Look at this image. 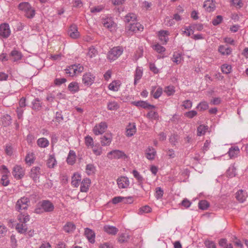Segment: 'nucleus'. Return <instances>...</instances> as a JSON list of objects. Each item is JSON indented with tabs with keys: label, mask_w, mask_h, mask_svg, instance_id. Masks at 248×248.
<instances>
[{
	"label": "nucleus",
	"mask_w": 248,
	"mask_h": 248,
	"mask_svg": "<svg viewBox=\"0 0 248 248\" xmlns=\"http://www.w3.org/2000/svg\"><path fill=\"white\" fill-rule=\"evenodd\" d=\"M54 206L53 204L48 200H43L35 209L34 212L41 214L44 212H50L53 211Z\"/></svg>",
	"instance_id": "1"
},
{
	"label": "nucleus",
	"mask_w": 248,
	"mask_h": 248,
	"mask_svg": "<svg viewBox=\"0 0 248 248\" xmlns=\"http://www.w3.org/2000/svg\"><path fill=\"white\" fill-rule=\"evenodd\" d=\"M123 52L122 47L119 46L114 47L108 52V58L110 61H114L122 55Z\"/></svg>",
	"instance_id": "2"
},
{
	"label": "nucleus",
	"mask_w": 248,
	"mask_h": 248,
	"mask_svg": "<svg viewBox=\"0 0 248 248\" xmlns=\"http://www.w3.org/2000/svg\"><path fill=\"white\" fill-rule=\"evenodd\" d=\"M29 218H19V222L16 225V229L20 233H24L27 231L26 223L29 220Z\"/></svg>",
	"instance_id": "3"
},
{
	"label": "nucleus",
	"mask_w": 248,
	"mask_h": 248,
	"mask_svg": "<svg viewBox=\"0 0 248 248\" xmlns=\"http://www.w3.org/2000/svg\"><path fill=\"white\" fill-rule=\"evenodd\" d=\"M30 202V200L27 197L21 198L16 202V208L19 212H21V210L27 209Z\"/></svg>",
	"instance_id": "4"
},
{
	"label": "nucleus",
	"mask_w": 248,
	"mask_h": 248,
	"mask_svg": "<svg viewBox=\"0 0 248 248\" xmlns=\"http://www.w3.org/2000/svg\"><path fill=\"white\" fill-rule=\"evenodd\" d=\"M107 157L111 159L127 158V156L124 152L119 150H114L109 152L107 155Z\"/></svg>",
	"instance_id": "5"
},
{
	"label": "nucleus",
	"mask_w": 248,
	"mask_h": 248,
	"mask_svg": "<svg viewBox=\"0 0 248 248\" xmlns=\"http://www.w3.org/2000/svg\"><path fill=\"white\" fill-rule=\"evenodd\" d=\"M12 174L16 179H20L25 175V170L20 166L16 165L13 168Z\"/></svg>",
	"instance_id": "6"
},
{
	"label": "nucleus",
	"mask_w": 248,
	"mask_h": 248,
	"mask_svg": "<svg viewBox=\"0 0 248 248\" xmlns=\"http://www.w3.org/2000/svg\"><path fill=\"white\" fill-rule=\"evenodd\" d=\"M11 31L9 26L7 23L0 25V36L3 38H7L10 35Z\"/></svg>",
	"instance_id": "7"
},
{
	"label": "nucleus",
	"mask_w": 248,
	"mask_h": 248,
	"mask_svg": "<svg viewBox=\"0 0 248 248\" xmlns=\"http://www.w3.org/2000/svg\"><path fill=\"white\" fill-rule=\"evenodd\" d=\"M41 174V169L39 167H33L30 171V176L36 182L39 180Z\"/></svg>",
	"instance_id": "8"
},
{
	"label": "nucleus",
	"mask_w": 248,
	"mask_h": 248,
	"mask_svg": "<svg viewBox=\"0 0 248 248\" xmlns=\"http://www.w3.org/2000/svg\"><path fill=\"white\" fill-rule=\"evenodd\" d=\"M127 28L129 31L133 32H137L138 31H142L143 30V26L140 23H130L127 26Z\"/></svg>",
	"instance_id": "9"
},
{
	"label": "nucleus",
	"mask_w": 248,
	"mask_h": 248,
	"mask_svg": "<svg viewBox=\"0 0 248 248\" xmlns=\"http://www.w3.org/2000/svg\"><path fill=\"white\" fill-rule=\"evenodd\" d=\"M132 104L136 107L148 109H151L155 108V106L149 104L146 101L141 100L132 102Z\"/></svg>",
	"instance_id": "10"
},
{
	"label": "nucleus",
	"mask_w": 248,
	"mask_h": 248,
	"mask_svg": "<svg viewBox=\"0 0 248 248\" xmlns=\"http://www.w3.org/2000/svg\"><path fill=\"white\" fill-rule=\"evenodd\" d=\"M95 77L90 73L85 74L83 76L82 81L83 83L87 86L91 85L94 81Z\"/></svg>",
	"instance_id": "11"
},
{
	"label": "nucleus",
	"mask_w": 248,
	"mask_h": 248,
	"mask_svg": "<svg viewBox=\"0 0 248 248\" xmlns=\"http://www.w3.org/2000/svg\"><path fill=\"white\" fill-rule=\"evenodd\" d=\"M107 128V124L105 122H101L98 125L94 126L93 129V131L94 133L96 135L102 134L105 132Z\"/></svg>",
	"instance_id": "12"
},
{
	"label": "nucleus",
	"mask_w": 248,
	"mask_h": 248,
	"mask_svg": "<svg viewBox=\"0 0 248 248\" xmlns=\"http://www.w3.org/2000/svg\"><path fill=\"white\" fill-rule=\"evenodd\" d=\"M84 234L87 239L91 243L93 244L95 242V234L94 231L86 228L85 229Z\"/></svg>",
	"instance_id": "13"
},
{
	"label": "nucleus",
	"mask_w": 248,
	"mask_h": 248,
	"mask_svg": "<svg viewBox=\"0 0 248 248\" xmlns=\"http://www.w3.org/2000/svg\"><path fill=\"white\" fill-rule=\"evenodd\" d=\"M117 184L120 188H126L129 185L128 178L126 177L122 176L117 179Z\"/></svg>",
	"instance_id": "14"
},
{
	"label": "nucleus",
	"mask_w": 248,
	"mask_h": 248,
	"mask_svg": "<svg viewBox=\"0 0 248 248\" xmlns=\"http://www.w3.org/2000/svg\"><path fill=\"white\" fill-rule=\"evenodd\" d=\"M69 35L73 39H76L79 36V32L78 31V27L75 24L72 25L68 30Z\"/></svg>",
	"instance_id": "15"
},
{
	"label": "nucleus",
	"mask_w": 248,
	"mask_h": 248,
	"mask_svg": "<svg viewBox=\"0 0 248 248\" xmlns=\"http://www.w3.org/2000/svg\"><path fill=\"white\" fill-rule=\"evenodd\" d=\"M104 230L108 234L112 235H116L119 231L118 229L116 227L108 225L104 226Z\"/></svg>",
	"instance_id": "16"
},
{
	"label": "nucleus",
	"mask_w": 248,
	"mask_h": 248,
	"mask_svg": "<svg viewBox=\"0 0 248 248\" xmlns=\"http://www.w3.org/2000/svg\"><path fill=\"white\" fill-rule=\"evenodd\" d=\"M90 184L91 180L89 178H86L83 179L81 182L80 191L83 192H87L89 189Z\"/></svg>",
	"instance_id": "17"
},
{
	"label": "nucleus",
	"mask_w": 248,
	"mask_h": 248,
	"mask_svg": "<svg viewBox=\"0 0 248 248\" xmlns=\"http://www.w3.org/2000/svg\"><path fill=\"white\" fill-rule=\"evenodd\" d=\"M130 235H129L128 233L125 232L119 234L117 240L118 242L121 244L126 243L130 239Z\"/></svg>",
	"instance_id": "18"
},
{
	"label": "nucleus",
	"mask_w": 248,
	"mask_h": 248,
	"mask_svg": "<svg viewBox=\"0 0 248 248\" xmlns=\"http://www.w3.org/2000/svg\"><path fill=\"white\" fill-rule=\"evenodd\" d=\"M247 197V193L243 190H239L235 193V198L240 203H243L245 201Z\"/></svg>",
	"instance_id": "19"
},
{
	"label": "nucleus",
	"mask_w": 248,
	"mask_h": 248,
	"mask_svg": "<svg viewBox=\"0 0 248 248\" xmlns=\"http://www.w3.org/2000/svg\"><path fill=\"white\" fill-rule=\"evenodd\" d=\"M203 7L207 12L213 11L215 9L214 0H206L204 2Z\"/></svg>",
	"instance_id": "20"
},
{
	"label": "nucleus",
	"mask_w": 248,
	"mask_h": 248,
	"mask_svg": "<svg viewBox=\"0 0 248 248\" xmlns=\"http://www.w3.org/2000/svg\"><path fill=\"white\" fill-rule=\"evenodd\" d=\"M169 34V32L167 31H158V35L159 36L160 40L163 42V44H165L167 43L169 38L168 35Z\"/></svg>",
	"instance_id": "21"
},
{
	"label": "nucleus",
	"mask_w": 248,
	"mask_h": 248,
	"mask_svg": "<svg viewBox=\"0 0 248 248\" xmlns=\"http://www.w3.org/2000/svg\"><path fill=\"white\" fill-rule=\"evenodd\" d=\"M112 140V136L111 134H106L101 139V143L102 146L109 145Z\"/></svg>",
	"instance_id": "22"
},
{
	"label": "nucleus",
	"mask_w": 248,
	"mask_h": 248,
	"mask_svg": "<svg viewBox=\"0 0 248 248\" xmlns=\"http://www.w3.org/2000/svg\"><path fill=\"white\" fill-rule=\"evenodd\" d=\"M32 109L35 111L40 110L42 107V103L41 102L39 98H36L31 102Z\"/></svg>",
	"instance_id": "23"
},
{
	"label": "nucleus",
	"mask_w": 248,
	"mask_h": 248,
	"mask_svg": "<svg viewBox=\"0 0 248 248\" xmlns=\"http://www.w3.org/2000/svg\"><path fill=\"white\" fill-rule=\"evenodd\" d=\"M83 70V67L82 66H79L78 68L77 65H72L69 67V69H66V73H69L70 74H74L76 73V71H78V72H81Z\"/></svg>",
	"instance_id": "24"
},
{
	"label": "nucleus",
	"mask_w": 248,
	"mask_h": 248,
	"mask_svg": "<svg viewBox=\"0 0 248 248\" xmlns=\"http://www.w3.org/2000/svg\"><path fill=\"white\" fill-rule=\"evenodd\" d=\"M240 152L239 148L237 146L231 147L229 152L228 154L231 158L236 157Z\"/></svg>",
	"instance_id": "25"
},
{
	"label": "nucleus",
	"mask_w": 248,
	"mask_h": 248,
	"mask_svg": "<svg viewBox=\"0 0 248 248\" xmlns=\"http://www.w3.org/2000/svg\"><path fill=\"white\" fill-rule=\"evenodd\" d=\"M120 85L121 83L120 81L115 80L110 83L108 87L110 90L116 92L119 90Z\"/></svg>",
	"instance_id": "26"
},
{
	"label": "nucleus",
	"mask_w": 248,
	"mask_h": 248,
	"mask_svg": "<svg viewBox=\"0 0 248 248\" xmlns=\"http://www.w3.org/2000/svg\"><path fill=\"white\" fill-rule=\"evenodd\" d=\"M37 143L40 147L46 148L48 146L49 141L46 139L41 138L37 140Z\"/></svg>",
	"instance_id": "27"
},
{
	"label": "nucleus",
	"mask_w": 248,
	"mask_h": 248,
	"mask_svg": "<svg viewBox=\"0 0 248 248\" xmlns=\"http://www.w3.org/2000/svg\"><path fill=\"white\" fill-rule=\"evenodd\" d=\"M155 154L156 152L153 148L149 147L146 150V156L148 159L152 160L154 159Z\"/></svg>",
	"instance_id": "28"
},
{
	"label": "nucleus",
	"mask_w": 248,
	"mask_h": 248,
	"mask_svg": "<svg viewBox=\"0 0 248 248\" xmlns=\"http://www.w3.org/2000/svg\"><path fill=\"white\" fill-rule=\"evenodd\" d=\"M136 129L135 124H131L128 126L126 131V135L128 137L132 136L136 132Z\"/></svg>",
	"instance_id": "29"
},
{
	"label": "nucleus",
	"mask_w": 248,
	"mask_h": 248,
	"mask_svg": "<svg viewBox=\"0 0 248 248\" xmlns=\"http://www.w3.org/2000/svg\"><path fill=\"white\" fill-rule=\"evenodd\" d=\"M155 88V87H152V90L151 92V94L153 95V97L157 99L161 95L162 93V89L160 87H158L156 89V91L154 93Z\"/></svg>",
	"instance_id": "30"
},
{
	"label": "nucleus",
	"mask_w": 248,
	"mask_h": 248,
	"mask_svg": "<svg viewBox=\"0 0 248 248\" xmlns=\"http://www.w3.org/2000/svg\"><path fill=\"white\" fill-rule=\"evenodd\" d=\"M80 181V176L79 174H75L72 178V185L77 187L79 186Z\"/></svg>",
	"instance_id": "31"
},
{
	"label": "nucleus",
	"mask_w": 248,
	"mask_h": 248,
	"mask_svg": "<svg viewBox=\"0 0 248 248\" xmlns=\"http://www.w3.org/2000/svg\"><path fill=\"white\" fill-rule=\"evenodd\" d=\"M137 18L136 15L133 13L127 14L124 17V21L127 23L135 22Z\"/></svg>",
	"instance_id": "32"
},
{
	"label": "nucleus",
	"mask_w": 248,
	"mask_h": 248,
	"mask_svg": "<svg viewBox=\"0 0 248 248\" xmlns=\"http://www.w3.org/2000/svg\"><path fill=\"white\" fill-rule=\"evenodd\" d=\"M76 155L73 151L70 150L67 158V163L70 165H73L75 162Z\"/></svg>",
	"instance_id": "33"
},
{
	"label": "nucleus",
	"mask_w": 248,
	"mask_h": 248,
	"mask_svg": "<svg viewBox=\"0 0 248 248\" xmlns=\"http://www.w3.org/2000/svg\"><path fill=\"white\" fill-rule=\"evenodd\" d=\"M75 228V225L71 222H67L63 227V230L66 232H73Z\"/></svg>",
	"instance_id": "34"
},
{
	"label": "nucleus",
	"mask_w": 248,
	"mask_h": 248,
	"mask_svg": "<svg viewBox=\"0 0 248 248\" xmlns=\"http://www.w3.org/2000/svg\"><path fill=\"white\" fill-rule=\"evenodd\" d=\"M56 164V161L54 155H50L47 160V165L49 168H53Z\"/></svg>",
	"instance_id": "35"
},
{
	"label": "nucleus",
	"mask_w": 248,
	"mask_h": 248,
	"mask_svg": "<svg viewBox=\"0 0 248 248\" xmlns=\"http://www.w3.org/2000/svg\"><path fill=\"white\" fill-rule=\"evenodd\" d=\"M11 56L13 58V61L16 62L21 58V54L19 51L14 50L11 52Z\"/></svg>",
	"instance_id": "36"
},
{
	"label": "nucleus",
	"mask_w": 248,
	"mask_h": 248,
	"mask_svg": "<svg viewBox=\"0 0 248 248\" xmlns=\"http://www.w3.org/2000/svg\"><path fill=\"white\" fill-rule=\"evenodd\" d=\"M107 108L110 110H116L119 108V105L117 102L111 101L108 103Z\"/></svg>",
	"instance_id": "37"
},
{
	"label": "nucleus",
	"mask_w": 248,
	"mask_h": 248,
	"mask_svg": "<svg viewBox=\"0 0 248 248\" xmlns=\"http://www.w3.org/2000/svg\"><path fill=\"white\" fill-rule=\"evenodd\" d=\"M207 129V126L200 125L197 128V135L198 136H201L202 135H204Z\"/></svg>",
	"instance_id": "38"
},
{
	"label": "nucleus",
	"mask_w": 248,
	"mask_h": 248,
	"mask_svg": "<svg viewBox=\"0 0 248 248\" xmlns=\"http://www.w3.org/2000/svg\"><path fill=\"white\" fill-rule=\"evenodd\" d=\"M68 88L69 91L74 93L77 92L79 89L78 84L75 82L70 83L68 85Z\"/></svg>",
	"instance_id": "39"
},
{
	"label": "nucleus",
	"mask_w": 248,
	"mask_h": 248,
	"mask_svg": "<svg viewBox=\"0 0 248 248\" xmlns=\"http://www.w3.org/2000/svg\"><path fill=\"white\" fill-rule=\"evenodd\" d=\"M86 170L88 175H92L94 173L95 168L93 164H89L86 165Z\"/></svg>",
	"instance_id": "40"
},
{
	"label": "nucleus",
	"mask_w": 248,
	"mask_h": 248,
	"mask_svg": "<svg viewBox=\"0 0 248 248\" xmlns=\"http://www.w3.org/2000/svg\"><path fill=\"white\" fill-rule=\"evenodd\" d=\"M103 25L104 27L111 29L114 25V23L110 18H107L104 21Z\"/></svg>",
	"instance_id": "41"
},
{
	"label": "nucleus",
	"mask_w": 248,
	"mask_h": 248,
	"mask_svg": "<svg viewBox=\"0 0 248 248\" xmlns=\"http://www.w3.org/2000/svg\"><path fill=\"white\" fill-rule=\"evenodd\" d=\"M142 75V71L139 68H137L136 70L135 74L134 84H136L137 81L140 79Z\"/></svg>",
	"instance_id": "42"
},
{
	"label": "nucleus",
	"mask_w": 248,
	"mask_h": 248,
	"mask_svg": "<svg viewBox=\"0 0 248 248\" xmlns=\"http://www.w3.org/2000/svg\"><path fill=\"white\" fill-rule=\"evenodd\" d=\"M11 123V116L8 114H6L2 118V124L4 126L10 125Z\"/></svg>",
	"instance_id": "43"
},
{
	"label": "nucleus",
	"mask_w": 248,
	"mask_h": 248,
	"mask_svg": "<svg viewBox=\"0 0 248 248\" xmlns=\"http://www.w3.org/2000/svg\"><path fill=\"white\" fill-rule=\"evenodd\" d=\"M151 211V208L148 205L144 206L140 208L139 210V214L140 215H143L144 213H148Z\"/></svg>",
	"instance_id": "44"
},
{
	"label": "nucleus",
	"mask_w": 248,
	"mask_h": 248,
	"mask_svg": "<svg viewBox=\"0 0 248 248\" xmlns=\"http://www.w3.org/2000/svg\"><path fill=\"white\" fill-rule=\"evenodd\" d=\"M198 206L202 210H205L209 206V204L206 200H202L199 202Z\"/></svg>",
	"instance_id": "45"
},
{
	"label": "nucleus",
	"mask_w": 248,
	"mask_h": 248,
	"mask_svg": "<svg viewBox=\"0 0 248 248\" xmlns=\"http://www.w3.org/2000/svg\"><path fill=\"white\" fill-rule=\"evenodd\" d=\"M28 10H27L25 13L26 16L28 18H32L35 15V10L30 6V8H29Z\"/></svg>",
	"instance_id": "46"
},
{
	"label": "nucleus",
	"mask_w": 248,
	"mask_h": 248,
	"mask_svg": "<svg viewBox=\"0 0 248 248\" xmlns=\"http://www.w3.org/2000/svg\"><path fill=\"white\" fill-rule=\"evenodd\" d=\"M221 68L224 74H228L231 72L232 67L230 65L224 64L221 66Z\"/></svg>",
	"instance_id": "47"
},
{
	"label": "nucleus",
	"mask_w": 248,
	"mask_h": 248,
	"mask_svg": "<svg viewBox=\"0 0 248 248\" xmlns=\"http://www.w3.org/2000/svg\"><path fill=\"white\" fill-rule=\"evenodd\" d=\"M31 5L28 2H22L18 5V8L20 10L24 11V12L30 8Z\"/></svg>",
	"instance_id": "48"
},
{
	"label": "nucleus",
	"mask_w": 248,
	"mask_h": 248,
	"mask_svg": "<svg viewBox=\"0 0 248 248\" xmlns=\"http://www.w3.org/2000/svg\"><path fill=\"white\" fill-rule=\"evenodd\" d=\"M34 160V154L33 153L28 154L26 156L25 161L26 163L31 165Z\"/></svg>",
	"instance_id": "49"
},
{
	"label": "nucleus",
	"mask_w": 248,
	"mask_h": 248,
	"mask_svg": "<svg viewBox=\"0 0 248 248\" xmlns=\"http://www.w3.org/2000/svg\"><path fill=\"white\" fill-rule=\"evenodd\" d=\"M10 242L12 248H16L17 246V242L15 234H12L10 236Z\"/></svg>",
	"instance_id": "50"
},
{
	"label": "nucleus",
	"mask_w": 248,
	"mask_h": 248,
	"mask_svg": "<svg viewBox=\"0 0 248 248\" xmlns=\"http://www.w3.org/2000/svg\"><path fill=\"white\" fill-rule=\"evenodd\" d=\"M85 144L87 147H91L93 148V138L89 136H87L85 138Z\"/></svg>",
	"instance_id": "51"
},
{
	"label": "nucleus",
	"mask_w": 248,
	"mask_h": 248,
	"mask_svg": "<svg viewBox=\"0 0 248 248\" xmlns=\"http://www.w3.org/2000/svg\"><path fill=\"white\" fill-rule=\"evenodd\" d=\"M164 194L163 190L160 187L155 188V197L157 199H161Z\"/></svg>",
	"instance_id": "52"
},
{
	"label": "nucleus",
	"mask_w": 248,
	"mask_h": 248,
	"mask_svg": "<svg viewBox=\"0 0 248 248\" xmlns=\"http://www.w3.org/2000/svg\"><path fill=\"white\" fill-rule=\"evenodd\" d=\"M172 61L177 64L180 63L181 61V55L178 53H174Z\"/></svg>",
	"instance_id": "53"
},
{
	"label": "nucleus",
	"mask_w": 248,
	"mask_h": 248,
	"mask_svg": "<svg viewBox=\"0 0 248 248\" xmlns=\"http://www.w3.org/2000/svg\"><path fill=\"white\" fill-rule=\"evenodd\" d=\"M97 53V51L96 49H95L93 47H91L89 48V51L87 55L90 58H92L93 57H94Z\"/></svg>",
	"instance_id": "54"
},
{
	"label": "nucleus",
	"mask_w": 248,
	"mask_h": 248,
	"mask_svg": "<svg viewBox=\"0 0 248 248\" xmlns=\"http://www.w3.org/2000/svg\"><path fill=\"white\" fill-rule=\"evenodd\" d=\"M146 117L150 119H156L158 116L156 112L150 111L147 114Z\"/></svg>",
	"instance_id": "55"
},
{
	"label": "nucleus",
	"mask_w": 248,
	"mask_h": 248,
	"mask_svg": "<svg viewBox=\"0 0 248 248\" xmlns=\"http://www.w3.org/2000/svg\"><path fill=\"white\" fill-rule=\"evenodd\" d=\"M204 244L206 248H216V245L214 241L208 240H205Z\"/></svg>",
	"instance_id": "56"
},
{
	"label": "nucleus",
	"mask_w": 248,
	"mask_h": 248,
	"mask_svg": "<svg viewBox=\"0 0 248 248\" xmlns=\"http://www.w3.org/2000/svg\"><path fill=\"white\" fill-rule=\"evenodd\" d=\"M197 108H199L201 111H203L208 108V105L206 102H202L199 104Z\"/></svg>",
	"instance_id": "57"
},
{
	"label": "nucleus",
	"mask_w": 248,
	"mask_h": 248,
	"mask_svg": "<svg viewBox=\"0 0 248 248\" xmlns=\"http://www.w3.org/2000/svg\"><path fill=\"white\" fill-rule=\"evenodd\" d=\"M197 115V112L195 110H191L188 112H186L185 113L184 115L187 118H193L195 116Z\"/></svg>",
	"instance_id": "58"
},
{
	"label": "nucleus",
	"mask_w": 248,
	"mask_h": 248,
	"mask_svg": "<svg viewBox=\"0 0 248 248\" xmlns=\"http://www.w3.org/2000/svg\"><path fill=\"white\" fill-rule=\"evenodd\" d=\"M0 183L3 186H7L9 184V180L6 175H3L0 179Z\"/></svg>",
	"instance_id": "59"
},
{
	"label": "nucleus",
	"mask_w": 248,
	"mask_h": 248,
	"mask_svg": "<svg viewBox=\"0 0 248 248\" xmlns=\"http://www.w3.org/2000/svg\"><path fill=\"white\" fill-rule=\"evenodd\" d=\"M223 18L221 16H217L214 19L212 20V24L214 26H217L221 23Z\"/></svg>",
	"instance_id": "60"
},
{
	"label": "nucleus",
	"mask_w": 248,
	"mask_h": 248,
	"mask_svg": "<svg viewBox=\"0 0 248 248\" xmlns=\"http://www.w3.org/2000/svg\"><path fill=\"white\" fill-rule=\"evenodd\" d=\"M192 103L189 100H185L183 102L182 106L185 109H190L192 107Z\"/></svg>",
	"instance_id": "61"
},
{
	"label": "nucleus",
	"mask_w": 248,
	"mask_h": 248,
	"mask_svg": "<svg viewBox=\"0 0 248 248\" xmlns=\"http://www.w3.org/2000/svg\"><path fill=\"white\" fill-rule=\"evenodd\" d=\"M231 2L233 6L238 8L242 7L243 5L241 0H232Z\"/></svg>",
	"instance_id": "62"
},
{
	"label": "nucleus",
	"mask_w": 248,
	"mask_h": 248,
	"mask_svg": "<svg viewBox=\"0 0 248 248\" xmlns=\"http://www.w3.org/2000/svg\"><path fill=\"white\" fill-rule=\"evenodd\" d=\"M133 174L134 176L138 180V181L140 183L142 182L143 178V177L140 174L138 171L136 170H133Z\"/></svg>",
	"instance_id": "63"
},
{
	"label": "nucleus",
	"mask_w": 248,
	"mask_h": 248,
	"mask_svg": "<svg viewBox=\"0 0 248 248\" xmlns=\"http://www.w3.org/2000/svg\"><path fill=\"white\" fill-rule=\"evenodd\" d=\"M154 48L158 53H162L165 51V48L159 44L155 45Z\"/></svg>",
	"instance_id": "64"
}]
</instances>
